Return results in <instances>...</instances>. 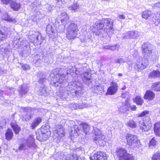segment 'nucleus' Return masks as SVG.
<instances>
[{
  "mask_svg": "<svg viewBox=\"0 0 160 160\" xmlns=\"http://www.w3.org/2000/svg\"><path fill=\"white\" fill-rule=\"evenodd\" d=\"M113 22L110 18H106L99 20L93 25V32L97 35L100 36L104 32L110 35L113 33Z\"/></svg>",
  "mask_w": 160,
  "mask_h": 160,
  "instance_id": "nucleus-1",
  "label": "nucleus"
},
{
  "mask_svg": "<svg viewBox=\"0 0 160 160\" xmlns=\"http://www.w3.org/2000/svg\"><path fill=\"white\" fill-rule=\"evenodd\" d=\"M115 152L119 160H135V158L133 155L128 153L125 148H117Z\"/></svg>",
  "mask_w": 160,
  "mask_h": 160,
  "instance_id": "nucleus-2",
  "label": "nucleus"
},
{
  "mask_svg": "<svg viewBox=\"0 0 160 160\" xmlns=\"http://www.w3.org/2000/svg\"><path fill=\"white\" fill-rule=\"evenodd\" d=\"M14 45L16 44L17 46L16 48L21 47L22 53V55L25 57H27L29 55L30 53L31 49L30 48V44L29 43L25 40H22L21 42H17L16 41H15L13 42Z\"/></svg>",
  "mask_w": 160,
  "mask_h": 160,
  "instance_id": "nucleus-3",
  "label": "nucleus"
},
{
  "mask_svg": "<svg viewBox=\"0 0 160 160\" xmlns=\"http://www.w3.org/2000/svg\"><path fill=\"white\" fill-rule=\"evenodd\" d=\"M127 144L130 148L136 149L140 144V141L138 140L137 136L135 135L128 134L126 136Z\"/></svg>",
  "mask_w": 160,
  "mask_h": 160,
  "instance_id": "nucleus-4",
  "label": "nucleus"
},
{
  "mask_svg": "<svg viewBox=\"0 0 160 160\" xmlns=\"http://www.w3.org/2000/svg\"><path fill=\"white\" fill-rule=\"evenodd\" d=\"M52 73L50 76L51 78V83L56 87L60 86L64 79V76L59 73L55 72V70L52 71Z\"/></svg>",
  "mask_w": 160,
  "mask_h": 160,
  "instance_id": "nucleus-5",
  "label": "nucleus"
},
{
  "mask_svg": "<svg viewBox=\"0 0 160 160\" xmlns=\"http://www.w3.org/2000/svg\"><path fill=\"white\" fill-rule=\"evenodd\" d=\"M68 90L70 91L71 93L74 97L79 95L82 92V87L77 85L76 82H69L67 86Z\"/></svg>",
  "mask_w": 160,
  "mask_h": 160,
  "instance_id": "nucleus-6",
  "label": "nucleus"
},
{
  "mask_svg": "<svg viewBox=\"0 0 160 160\" xmlns=\"http://www.w3.org/2000/svg\"><path fill=\"white\" fill-rule=\"evenodd\" d=\"M78 31L77 25L75 23L71 24L67 28V37L68 39H72L76 37Z\"/></svg>",
  "mask_w": 160,
  "mask_h": 160,
  "instance_id": "nucleus-7",
  "label": "nucleus"
},
{
  "mask_svg": "<svg viewBox=\"0 0 160 160\" xmlns=\"http://www.w3.org/2000/svg\"><path fill=\"white\" fill-rule=\"evenodd\" d=\"M28 36V38L31 41L36 44H40L44 39V37H42L41 34L38 32L32 31Z\"/></svg>",
  "mask_w": 160,
  "mask_h": 160,
  "instance_id": "nucleus-8",
  "label": "nucleus"
},
{
  "mask_svg": "<svg viewBox=\"0 0 160 160\" xmlns=\"http://www.w3.org/2000/svg\"><path fill=\"white\" fill-rule=\"evenodd\" d=\"M93 132L95 136L94 138V140L96 141L97 144L102 146L105 143L104 140L105 138L104 136L100 130L96 128H93Z\"/></svg>",
  "mask_w": 160,
  "mask_h": 160,
  "instance_id": "nucleus-9",
  "label": "nucleus"
},
{
  "mask_svg": "<svg viewBox=\"0 0 160 160\" xmlns=\"http://www.w3.org/2000/svg\"><path fill=\"white\" fill-rule=\"evenodd\" d=\"M34 139L33 136L30 135L28 139L25 140L23 143L20 144L19 148V150H25L30 148L32 146L34 147Z\"/></svg>",
  "mask_w": 160,
  "mask_h": 160,
  "instance_id": "nucleus-10",
  "label": "nucleus"
},
{
  "mask_svg": "<svg viewBox=\"0 0 160 160\" xmlns=\"http://www.w3.org/2000/svg\"><path fill=\"white\" fill-rule=\"evenodd\" d=\"M148 65V60L145 58H140L137 61L134 66V69L138 71L145 69Z\"/></svg>",
  "mask_w": 160,
  "mask_h": 160,
  "instance_id": "nucleus-11",
  "label": "nucleus"
},
{
  "mask_svg": "<svg viewBox=\"0 0 160 160\" xmlns=\"http://www.w3.org/2000/svg\"><path fill=\"white\" fill-rule=\"evenodd\" d=\"M139 126L141 130L143 131L147 132L149 131L152 127L150 119L148 118L144 122L140 121L139 122Z\"/></svg>",
  "mask_w": 160,
  "mask_h": 160,
  "instance_id": "nucleus-12",
  "label": "nucleus"
},
{
  "mask_svg": "<svg viewBox=\"0 0 160 160\" xmlns=\"http://www.w3.org/2000/svg\"><path fill=\"white\" fill-rule=\"evenodd\" d=\"M50 132L48 130L42 128L40 133L37 134V138L38 140L43 141L47 139L50 135Z\"/></svg>",
  "mask_w": 160,
  "mask_h": 160,
  "instance_id": "nucleus-13",
  "label": "nucleus"
},
{
  "mask_svg": "<svg viewBox=\"0 0 160 160\" xmlns=\"http://www.w3.org/2000/svg\"><path fill=\"white\" fill-rule=\"evenodd\" d=\"M118 89V85L117 83L112 81L110 83V86L108 89L106 94L109 95L114 94L117 92Z\"/></svg>",
  "mask_w": 160,
  "mask_h": 160,
  "instance_id": "nucleus-14",
  "label": "nucleus"
},
{
  "mask_svg": "<svg viewBox=\"0 0 160 160\" xmlns=\"http://www.w3.org/2000/svg\"><path fill=\"white\" fill-rule=\"evenodd\" d=\"M93 157L95 160H107V157L106 154L103 152H98L96 153H95Z\"/></svg>",
  "mask_w": 160,
  "mask_h": 160,
  "instance_id": "nucleus-15",
  "label": "nucleus"
},
{
  "mask_svg": "<svg viewBox=\"0 0 160 160\" xmlns=\"http://www.w3.org/2000/svg\"><path fill=\"white\" fill-rule=\"evenodd\" d=\"M69 18V16L65 12H62L58 17V20L61 21V23L64 26L67 24V21Z\"/></svg>",
  "mask_w": 160,
  "mask_h": 160,
  "instance_id": "nucleus-16",
  "label": "nucleus"
},
{
  "mask_svg": "<svg viewBox=\"0 0 160 160\" xmlns=\"http://www.w3.org/2000/svg\"><path fill=\"white\" fill-rule=\"evenodd\" d=\"M7 28L5 27H2L0 29V42L5 39L7 37Z\"/></svg>",
  "mask_w": 160,
  "mask_h": 160,
  "instance_id": "nucleus-17",
  "label": "nucleus"
},
{
  "mask_svg": "<svg viewBox=\"0 0 160 160\" xmlns=\"http://www.w3.org/2000/svg\"><path fill=\"white\" fill-rule=\"evenodd\" d=\"M155 97V93L152 91L148 90L146 91L144 96V99H148L149 101H152Z\"/></svg>",
  "mask_w": 160,
  "mask_h": 160,
  "instance_id": "nucleus-18",
  "label": "nucleus"
},
{
  "mask_svg": "<svg viewBox=\"0 0 160 160\" xmlns=\"http://www.w3.org/2000/svg\"><path fill=\"white\" fill-rule=\"evenodd\" d=\"M142 50L143 55L145 56H148L152 52V51L148 46L146 44H144L142 47Z\"/></svg>",
  "mask_w": 160,
  "mask_h": 160,
  "instance_id": "nucleus-19",
  "label": "nucleus"
},
{
  "mask_svg": "<svg viewBox=\"0 0 160 160\" xmlns=\"http://www.w3.org/2000/svg\"><path fill=\"white\" fill-rule=\"evenodd\" d=\"M89 106L87 104L83 103L81 105H78L77 103H72L69 105V107L72 109H76L78 108H88Z\"/></svg>",
  "mask_w": 160,
  "mask_h": 160,
  "instance_id": "nucleus-20",
  "label": "nucleus"
},
{
  "mask_svg": "<svg viewBox=\"0 0 160 160\" xmlns=\"http://www.w3.org/2000/svg\"><path fill=\"white\" fill-rule=\"evenodd\" d=\"M81 77L83 82L86 83L91 80V75L88 72H86L81 74Z\"/></svg>",
  "mask_w": 160,
  "mask_h": 160,
  "instance_id": "nucleus-21",
  "label": "nucleus"
},
{
  "mask_svg": "<svg viewBox=\"0 0 160 160\" xmlns=\"http://www.w3.org/2000/svg\"><path fill=\"white\" fill-rule=\"evenodd\" d=\"M153 130L156 135L160 137V122H157L155 123Z\"/></svg>",
  "mask_w": 160,
  "mask_h": 160,
  "instance_id": "nucleus-22",
  "label": "nucleus"
},
{
  "mask_svg": "<svg viewBox=\"0 0 160 160\" xmlns=\"http://www.w3.org/2000/svg\"><path fill=\"white\" fill-rule=\"evenodd\" d=\"M11 125L15 134H18L20 131V128L15 122H11Z\"/></svg>",
  "mask_w": 160,
  "mask_h": 160,
  "instance_id": "nucleus-23",
  "label": "nucleus"
},
{
  "mask_svg": "<svg viewBox=\"0 0 160 160\" xmlns=\"http://www.w3.org/2000/svg\"><path fill=\"white\" fill-rule=\"evenodd\" d=\"M10 3V6L14 10L17 11L20 8V5L19 3H17L15 1L12 0Z\"/></svg>",
  "mask_w": 160,
  "mask_h": 160,
  "instance_id": "nucleus-24",
  "label": "nucleus"
},
{
  "mask_svg": "<svg viewBox=\"0 0 160 160\" xmlns=\"http://www.w3.org/2000/svg\"><path fill=\"white\" fill-rule=\"evenodd\" d=\"M84 64V65H85ZM83 65H80V66L78 68H76L75 67H72V69L73 70H74V71H75V73L76 74L79 75L80 72H82V70L84 69V68L85 67Z\"/></svg>",
  "mask_w": 160,
  "mask_h": 160,
  "instance_id": "nucleus-25",
  "label": "nucleus"
},
{
  "mask_svg": "<svg viewBox=\"0 0 160 160\" xmlns=\"http://www.w3.org/2000/svg\"><path fill=\"white\" fill-rule=\"evenodd\" d=\"M133 102L137 104L142 106L144 102L143 100L140 96H137L133 99Z\"/></svg>",
  "mask_w": 160,
  "mask_h": 160,
  "instance_id": "nucleus-26",
  "label": "nucleus"
},
{
  "mask_svg": "<svg viewBox=\"0 0 160 160\" xmlns=\"http://www.w3.org/2000/svg\"><path fill=\"white\" fill-rule=\"evenodd\" d=\"M13 137V133L12 130L8 129L5 133V138L6 139L9 141L12 139Z\"/></svg>",
  "mask_w": 160,
  "mask_h": 160,
  "instance_id": "nucleus-27",
  "label": "nucleus"
},
{
  "mask_svg": "<svg viewBox=\"0 0 160 160\" xmlns=\"http://www.w3.org/2000/svg\"><path fill=\"white\" fill-rule=\"evenodd\" d=\"M2 18L3 20L8 21L10 22L15 23L16 22L15 19L14 18H11L7 13H5L2 16Z\"/></svg>",
  "mask_w": 160,
  "mask_h": 160,
  "instance_id": "nucleus-28",
  "label": "nucleus"
},
{
  "mask_svg": "<svg viewBox=\"0 0 160 160\" xmlns=\"http://www.w3.org/2000/svg\"><path fill=\"white\" fill-rule=\"evenodd\" d=\"M8 47H5L4 45H2L0 46V53L2 56H4L8 54Z\"/></svg>",
  "mask_w": 160,
  "mask_h": 160,
  "instance_id": "nucleus-29",
  "label": "nucleus"
},
{
  "mask_svg": "<svg viewBox=\"0 0 160 160\" xmlns=\"http://www.w3.org/2000/svg\"><path fill=\"white\" fill-rule=\"evenodd\" d=\"M104 89L103 87L101 85H97L94 86L93 92L97 94H100L102 93V91Z\"/></svg>",
  "mask_w": 160,
  "mask_h": 160,
  "instance_id": "nucleus-30",
  "label": "nucleus"
},
{
  "mask_svg": "<svg viewBox=\"0 0 160 160\" xmlns=\"http://www.w3.org/2000/svg\"><path fill=\"white\" fill-rule=\"evenodd\" d=\"M129 106L128 104H123L122 106L118 108V111L120 112L125 113L128 110Z\"/></svg>",
  "mask_w": 160,
  "mask_h": 160,
  "instance_id": "nucleus-31",
  "label": "nucleus"
},
{
  "mask_svg": "<svg viewBox=\"0 0 160 160\" xmlns=\"http://www.w3.org/2000/svg\"><path fill=\"white\" fill-rule=\"evenodd\" d=\"M55 132L58 135L59 137L61 138L63 137L65 134V132L64 128L60 127L59 128H57Z\"/></svg>",
  "mask_w": 160,
  "mask_h": 160,
  "instance_id": "nucleus-32",
  "label": "nucleus"
},
{
  "mask_svg": "<svg viewBox=\"0 0 160 160\" xmlns=\"http://www.w3.org/2000/svg\"><path fill=\"white\" fill-rule=\"evenodd\" d=\"M65 160H78V158L75 154H68L64 158Z\"/></svg>",
  "mask_w": 160,
  "mask_h": 160,
  "instance_id": "nucleus-33",
  "label": "nucleus"
},
{
  "mask_svg": "<svg viewBox=\"0 0 160 160\" xmlns=\"http://www.w3.org/2000/svg\"><path fill=\"white\" fill-rule=\"evenodd\" d=\"M78 128H82L84 132L87 134L90 130V127L87 123H83L80 125Z\"/></svg>",
  "mask_w": 160,
  "mask_h": 160,
  "instance_id": "nucleus-34",
  "label": "nucleus"
},
{
  "mask_svg": "<svg viewBox=\"0 0 160 160\" xmlns=\"http://www.w3.org/2000/svg\"><path fill=\"white\" fill-rule=\"evenodd\" d=\"M151 88L153 90L160 91V81L153 83L152 84Z\"/></svg>",
  "mask_w": 160,
  "mask_h": 160,
  "instance_id": "nucleus-35",
  "label": "nucleus"
},
{
  "mask_svg": "<svg viewBox=\"0 0 160 160\" xmlns=\"http://www.w3.org/2000/svg\"><path fill=\"white\" fill-rule=\"evenodd\" d=\"M41 118H38L35 119L31 125L32 129H34L37 126L41 121Z\"/></svg>",
  "mask_w": 160,
  "mask_h": 160,
  "instance_id": "nucleus-36",
  "label": "nucleus"
},
{
  "mask_svg": "<svg viewBox=\"0 0 160 160\" xmlns=\"http://www.w3.org/2000/svg\"><path fill=\"white\" fill-rule=\"evenodd\" d=\"M149 77L151 78L160 77V72L157 70L154 71L150 73Z\"/></svg>",
  "mask_w": 160,
  "mask_h": 160,
  "instance_id": "nucleus-37",
  "label": "nucleus"
},
{
  "mask_svg": "<svg viewBox=\"0 0 160 160\" xmlns=\"http://www.w3.org/2000/svg\"><path fill=\"white\" fill-rule=\"evenodd\" d=\"M21 90L19 91V94L20 97H22L23 94H26L28 91V89L27 88L24 87V86H21Z\"/></svg>",
  "mask_w": 160,
  "mask_h": 160,
  "instance_id": "nucleus-38",
  "label": "nucleus"
},
{
  "mask_svg": "<svg viewBox=\"0 0 160 160\" xmlns=\"http://www.w3.org/2000/svg\"><path fill=\"white\" fill-rule=\"evenodd\" d=\"M127 125L131 128H135L137 125L136 123L132 120H129L127 123Z\"/></svg>",
  "mask_w": 160,
  "mask_h": 160,
  "instance_id": "nucleus-39",
  "label": "nucleus"
},
{
  "mask_svg": "<svg viewBox=\"0 0 160 160\" xmlns=\"http://www.w3.org/2000/svg\"><path fill=\"white\" fill-rule=\"evenodd\" d=\"M151 14V12L148 11L143 12L142 14V17L143 18L147 19Z\"/></svg>",
  "mask_w": 160,
  "mask_h": 160,
  "instance_id": "nucleus-40",
  "label": "nucleus"
},
{
  "mask_svg": "<svg viewBox=\"0 0 160 160\" xmlns=\"http://www.w3.org/2000/svg\"><path fill=\"white\" fill-rule=\"evenodd\" d=\"M130 36L131 38H135L139 36V33L137 31H130Z\"/></svg>",
  "mask_w": 160,
  "mask_h": 160,
  "instance_id": "nucleus-41",
  "label": "nucleus"
},
{
  "mask_svg": "<svg viewBox=\"0 0 160 160\" xmlns=\"http://www.w3.org/2000/svg\"><path fill=\"white\" fill-rule=\"evenodd\" d=\"M47 33L49 34H51L53 33L54 32L53 29L51 25H48L46 28Z\"/></svg>",
  "mask_w": 160,
  "mask_h": 160,
  "instance_id": "nucleus-42",
  "label": "nucleus"
},
{
  "mask_svg": "<svg viewBox=\"0 0 160 160\" xmlns=\"http://www.w3.org/2000/svg\"><path fill=\"white\" fill-rule=\"evenodd\" d=\"M152 160H160V153L156 152L153 155Z\"/></svg>",
  "mask_w": 160,
  "mask_h": 160,
  "instance_id": "nucleus-43",
  "label": "nucleus"
},
{
  "mask_svg": "<svg viewBox=\"0 0 160 160\" xmlns=\"http://www.w3.org/2000/svg\"><path fill=\"white\" fill-rule=\"evenodd\" d=\"M79 6L77 3H74L70 7H69L70 9L72 10H73L74 12L79 8Z\"/></svg>",
  "mask_w": 160,
  "mask_h": 160,
  "instance_id": "nucleus-44",
  "label": "nucleus"
},
{
  "mask_svg": "<svg viewBox=\"0 0 160 160\" xmlns=\"http://www.w3.org/2000/svg\"><path fill=\"white\" fill-rule=\"evenodd\" d=\"M6 124V120L2 118H0V127H3Z\"/></svg>",
  "mask_w": 160,
  "mask_h": 160,
  "instance_id": "nucleus-45",
  "label": "nucleus"
},
{
  "mask_svg": "<svg viewBox=\"0 0 160 160\" xmlns=\"http://www.w3.org/2000/svg\"><path fill=\"white\" fill-rule=\"evenodd\" d=\"M31 118V115L30 113L26 114L22 117V120L28 121Z\"/></svg>",
  "mask_w": 160,
  "mask_h": 160,
  "instance_id": "nucleus-46",
  "label": "nucleus"
},
{
  "mask_svg": "<svg viewBox=\"0 0 160 160\" xmlns=\"http://www.w3.org/2000/svg\"><path fill=\"white\" fill-rule=\"evenodd\" d=\"M2 92L0 91V103L1 104H4V102H6V100L4 99V97H2Z\"/></svg>",
  "mask_w": 160,
  "mask_h": 160,
  "instance_id": "nucleus-47",
  "label": "nucleus"
},
{
  "mask_svg": "<svg viewBox=\"0 0 160 160\" xmlns=\"http://www.w3.org/2000/svg\"><path fill=\"white\" fill-rule=\"evenodd\" d=\"M157 141L154 139V138H153L149 142V147H151V146H154L156 145Z\"/></svg>",
  "mask_w": 160,
  "mask_h": 160,
  "instance_id": "nucleus-48",
  "label": "nucleus"
},
{
  "mask_svg": "<svg viewBox=\"0 0 160 160\" xmlns=\"http://www.w3.org/2000/svg\"><path fill=\"white\" fill-rule=\"evenodd\" d=\"M149 113V112L148 111H145L142 112L141 113H139L138 114V117H142L147 115H148Z\"/></svg>",
  "mask_w": 160,
  "mask_h": 160,
  "instance_id": "nucleus-49",
  "label": "nucleus"
},
{
  "mask_svg": "<svg viewBox=\"0 0 160 160\" xmlns=\"http://www.w3.org/2000/svg\"><path fill=\"white\" fill-rule=\"evenodd\" d=\"M130 31L128 32L125 33L123 37L124 39H128L131 38V36H130Z\"/></svg>",
  "mask_w": 160,
  "mask_h": 160,
  "instance_id": "nucleus-50",
  "label": "nucleus"
},
{
  "mask_svg": "<svg viewBox=\"0 0 160 160\" xmlns=\"http://www.w3.org/2000/svg\"><path fill=\"white\" fill-rule=\"evenodd\" d=\"M154 8H160V2H157L153 5Z\"/></svg>",
  "mask_w": 160,
  "mask_h": 160,
  "instance_id": "nucleus-51",
  "label": "nucleus"
},
{
  "mask_svg": "<svg viewBox=\"0 0 160 160\" xmlns=\"http://www.w3.org/2000/svg\"><path fill=\"white\" fill-rule=\"evenodd\" d=\"M22 68L23 70H27L29 69H30V67L28 65L25 64L22 66Z\"/></svg>",
  "mask_w": 160,
  "mask_h": 160,
  "instance_id": "nucleus-52",
  "label": "nucleus"
},
{
  "mask_svg": "<svg viewBox=\"0 0 160 160\" xmlns=\"http://www.w3.org/2000/svg\"><path fill=\"white\" fill-rule=\"evenodd\" d=\"M115 62L116 63H120L122 62H124L125 61L123 58H120L116 60Z\"/></svg>",
  "mask_w": 160,
  "mask_h": 160,
  "instance_id": "nucleus-53",
  "label": "nucleus"
},
{
  "mask_svg": "<svg viewBox=\"0 0 160 160\" xmlns=\"http://www.w3.org/2000/svg\"><path fill=\"white\" fill-rule=\"evenodd\" d=\"M2 2L4 4L7 5L10 3L12 0H1Z\"/></svg>",
  "mask_w": 160,
  "mask_h": 160,
  "instance_id": "nucleus-54",
  "label": "nucleus"
},
{
  "mask_svg": "<svg viewBox=\"0 0 160 160\" xmlns=\"http://www.w3.org/2000/svg\"><path fill=\"white\" fill-rule=\"evenodd\" d=\"M131 110L132 111H136L137 109V107L135 105H132L130 106Z\"/></svg>",
  "mask_w": 160,
  "mask_h": 160,
  "instance_id": "nucleus-55",
  "label": "nucleus"
},
{
  "mask_svg": "<svg viewBox=\"0 0 160 160\" xmlns=\"http://www.w3.org/2000/svg\"><path fill=\"white\" fill-rule=\"evenodd\" d=\"M47 8H48L47 9H48V11H51L52 10V7L50 6L49 5H47Z\"/></svg>",
  "mask_w": 160,
  "mask_h": 160,
  "instance_id": "nucleus-56",
  "label": "nucleus"
},
{
  "mask_svg": "<svg viewBox=\"0 0 160 160\" xmlns=\"http://www.w3.org/2000/svg\"><path fill=\"white\" fill-rule=\"evenodd\" d=\"M119 17L121 19H124L125 18V16L124 15H119Z\"/></svg>",
  "mask_w": 160,
  "mask_h": 160,
  "instance_id": "nucleus-57",
  "label": "nucleus"
},
{
  "mask_svg": "<svg viewBox=\"0 0 160 160\" xmlns=\"http://www.w3.org/2000/svg\"><path fill=\"white\" fill-rule=\"evenodd\" d=\"M103 48L105 49H110L111 48L110 46H106L103 47Z\"/></svg>",
  "mask_w": 160,
  "mask_h": 160,
  "instance_id": "nucleus-58",
  "label": "nucleus"
},
{
  "mask_svg": "<svg viewBox=\"0 0 160 160\" xmlns=\"http://www.w3.org/2000/svg\"><path fill=\"white\" fill-rule=\"evenodd\" d=\"M116 48V47L115 46H111V48H110L112 50H115Z\"/></svg>",
  "mask_w": 160,
  "mask_h": 160,
  "instance_id": "nucleus-59",
  "label": "nucleus"
},
{
  "mask_svg": "<svg viewBox=\"0 0 160 160\" xmlns=\"http://www.w3.org/2000/svg\"><path fill=\"white\" fill-rule=\"evenodd\" d=\"M58 2H59L60 1L61 2H63V0H56Z\"/></svg>",
  "mask_w": 160,
  "mask_h": 160,
  "instance_id": "nucleus-60",
  "label": "nucleus"
},
{
  "mask_svg": "<svg viewBox=\"0 0 160 160\" xmlns=\"http://www.w3.org/2000/svg\"><path fill=\"white\" fill-rule=\"evenodd\" d=\"M126 88V86H124L123 87L121 88L122 90H124Z\"/></svg>",
  "mask_w": 160,
  "mask_h": 160,
  "instance_id": "nucleus-61",
  "label": "nucleus"
},
{
  "mask_svg": "<svg viewBox=\"0 0 160 160\" xmlns=\"http://www.w3.org/2000/svg\"><path fill=\"white\" fill-rule=\"evenodd\" d=\"M118 76H122V74L121 73H119L118 74Z\"/></svg>",
  "mask_w": 160,
  "mask_h": 160,
  "instance_id": "nucleus-62",
  "label": "nucleus"
},
{
  "mask_svg": "<svg viewBox=\"0 0 160 160\" xmlns=\"http://www.w3.org/2000/svg\"><path fill=\"white\" fill-rule=\"evenodd\" d=\"M44 77H45L44 76L43 78H40V81H42V79H43L44 78Z\"/></svg>",
  "mask_w": 160,
  "mask_h": 160,
  "instance_id": "nucleus-63",
  "label": "nucleus"
},
{
  "mask_svg": "<svg viewBox=\"0 0 160 160\" xmlns=\"http://www.w3.org/2000/svg\"><path fill=\"white\" fill-rule=\"evenodd\" d=\"M73 158H70V159L71 160H73L74 158L75 157H73Z\"/></svg>",
  "mask_w": 160,
  "mask_h": 160,
  "instance_id": "nucleus-64",
  "label": "nucleus"
}]
</instances>
